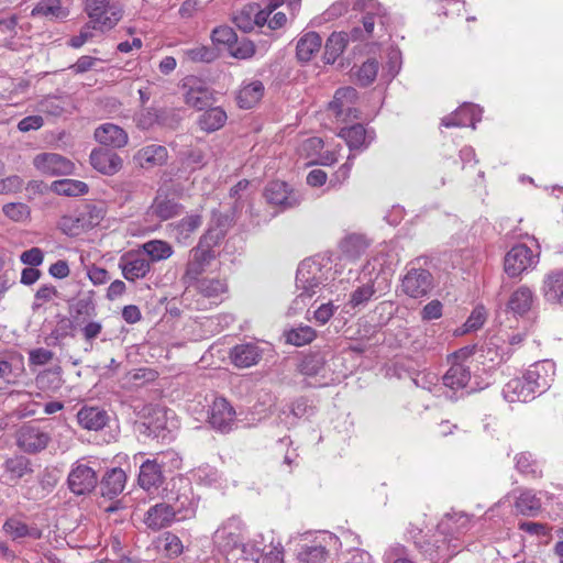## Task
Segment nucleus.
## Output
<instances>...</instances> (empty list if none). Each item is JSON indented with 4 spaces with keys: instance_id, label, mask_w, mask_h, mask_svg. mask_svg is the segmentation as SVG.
Wrapping results in <instances>:
<instances>
[{
    "instance_id": "obj_40",
    "label": "nucleus",
    "mask_w": 563,
    "mask_h": 563,
    "mask_svg": "<svg viewBox=\"0 0 563 563\" xmlns=\"http://www.w3.org/2000/svg\"><path fill=\"white\" fill-rule=\"evenodd\" d=\"M142 251L150 257V263L167 260L174 253L172 245L163 240H151L144 243Z\"/></svg>"
},
{
    "instance_id": "obj_24",
    "label": "nucleus",
    "mask_w": 563,
    "mask_h": 563,
    "mask_svg": "<svg viewBox=\"0 0 563 563\" xmlns=\"http://www.w3.org/2000/svg\"><path fill=\"white\" fill-rule=\"evenodd\" d=\"M514 507L516 512L525 517H537L542 512L541 498L532 489L519 488Z\"/></svg>"
},
{
    "instance_id": "obj_10",
    "label": "nucleus",
    "mask_w": 563,
    "mask_h": 563,
    "mask_svg": "<svg viewBox=\"0 0 563 563\" xmlns=\"http://www.w3.org/2000/svg\"><path fill=\"white\" fill-rule=\"evenodd\" d=\"M181 212L183 206L159 189L146 210V217L150 220L167 221L179 216Z\"/></svg>"
},
{
    "instance_id": "obj_43",
    "label": "nucleus",
    "mask_w": 563,
    "mask_h": 563,
    "mask_svg": "<svg viewBox=\"0 0 563 563\" xmlns=\"http://www.w3.org/2000/svg\"><path fill=\"white\" fill-rule=\"evenodd\" d=\"M71 311L74 325H81L84 324V320L96 316V305L89 297L79 298L71 306Z\"/></svg>"
},
{
    "instance_id": "obj_47",
    "label": "nucleus",
    "mask_w": 563,
    "mask_h": 563,
    "mask_svg": "<svg viewBox=\"0 0 563 563\" xmlns=\"http://www.w3.org/2000/svg\"><path fill=\"white\" fill-rule=\"evenodd\" d=\"M377 73L378 62L376 59H367L353 74L356 77V81L361 86L366 87L375 80Z\"/></svg>"
},
{
    "instance_id": "obj_17",
    "label": "nucleus",
    "mask_w": 563,
    "mask_h": 563,
    "mask_svg": "<svg viewBox=\"0 0 563 563\" xmlns=\"http://www.w3.org/2000/svg\"><path fill=\"white\" fill-rule=\"evenodd\" d=\"M164 461L157 455L153 460L144 461L140 466L137 483L144 490L158 488L164 483Z\"/></svg>"
},
{
    "instance_id": "obj_50",
    "label": "nucleus",
    "mask_w": 563,
    "mask_h": 563,
    "mask_svg": "<svg viewBox=\"0 0 563 563\" xmlns=\"http://www.w3.org/2000/svg\"><path fill=\"white\" fill-rule=\"evenodd\" d=\"M376 290L374 288V285L372 283L364 284L360 287H357L350 297V300L347 305L351 308H357L360 306H364L367 303L371 298L375 295Z\"/></svg>"
},
{
    "instance_id": "obj_23",
    "label": "nucleus",
    "mask_w": 563,
    "mask_h": 563,
    "mask_svg": "<svg viewBox=\"0 0 563 563\" xmlns=\"http://www.w3.org/2000/svg\"><path fill=\"white\" fill-rule=\"evenodd\" d=\"M167 156V150L165 146L151 144L139 150L134 154L133 161L139 167L150 169L165 164Z\"/></svg>"
},
{
    "instance_id": "obj_26",
    "label": "nucleus",
    "mask_w": 563,
    "mask_h": 563,
    "mask_svg": "<svg viewBox=\"0 0 563 563\" xmlns=\"http://www.w3.org/2000/svg\"><path fill=\"white\" fill-rule=\"evenodd\" d=\"M296 559L297 563H327L329 551L325 544L316 539L299 544Z\"/></svg>"
},
{
    "instance_id": "obj_39",
    "label": "nucleus",
    "mask_w": 563,
    "mask_h": 563,
    "mask_svg": "<svg viewBox=\"0 0 563 563\" xmlns=\"http://www.w3.org/2000/svg\"><path fill=\"white\" fill-rule=\"evenodd\" d=\"M368 246L367 241L363 235L352 234L346 236L340 243L342 254L349 260H357L366 251Z\"/></svg>"
},
{
    "instance_id": "obj_25",
    "label": "nucleus",
    "mask_w": 563,
    "mask_h": 563,
    "mask_svg": "<svg viewBox=\"0 0 563 563\" xmlns=\"http://www.w3.org/2000/svg\"><path fill=\"white\" fill-rule=\"evenodd\" d=\"M541 291L547 302L563 306V269L548 273L544 276Z\"/></svg>"
},
{
    "instance_id": "obj_45",
    "label": "nucleus",
    "mask_w": 563,
    "mask_h": 563,
    "mask_svg": "<svg viewBox=\"0 0 563 563\" xmlns=\"http://www.w3.org/2000/svg\"><path fill=\"white\" fill-rule=\"evenodd\" d=\"M198 291L203 297L217 299L227 291V284L217 278H205L198 282Z\"/></svg>"
},
{
    "instance_id": "obj_46",
    "label": "nucleus",
    "mask_w": 563,
    "mask_h": 563,
    "mask_svg": "<svg viewBox=\"0 0 563 563\" xmlns=\"http://www.w3.org/2000/svg\"><path fill=\"white\" fill-rule=\"evenodd\" d=\"M75 328L79 327L82 339L85 340L86 344L88 345L85 347L86 352H89L92 350L93 342L96 339L99 338L103 330V325L100 321L95 320H84V324L81 325H74Z\"/></svg>"
},
{
    "instance_id": "obj_19",
    "label": "nucleus",
    "mask_w": 563,
    "mask_h": 563,
    "mask_svg": "<svg viewBox=\"0 0 563 563\" xmlns=\"http://www.w3.org/2000/svg\"><path fill=\"white\" fill-rule=\"evenodd\" d=\"M95 140L110 148H122L129 143V135L124 129L113 123L99 125L93 133Z\"/></svg>"
},
{
    "instance_id": "obj_5",
    "label": "nucleus",
    "mask_w": 563,
    "mask_h": 563,
    "mask_svg": "<svg viewBox=\"0 0 563 563\" xmlns=\"http://www.w3.org/2000/svg\"><path fill=\"white\" fill-rule=\"evenodd\" d=\"M356 99L357 91L355 88H340L335 91L333 100L329 103V110L341 122L357 119L358 110L354 107Z\"/></svg>"
},
{
    "instance_id": "obj_49",
    "label": "nucleus",
    "mask_w": 563,
    "mask_h": 563,
    "mask_svg": "<svg viewBox=\"0 0 563 563\" xmlns=\"http://www.w3.org/2000/svg\"><path fill=\"white\" fill-rule=\"evenodd\" d=\"M59 229L69 236L79 235L81 232L88 230L85 223V218L79 213L78 216H64L59 221Z\"/></svg>"
},
{
    "instance_id": "obj_14",
    "label": "nucleus",
    "mask_w": 563,
    "mask_h": 563,
    "mask_svg": "<svg viewBox=\"0 0 563 563\" xmlns=\"http://www.w3.org/2000/svg\"><path fill=\"white\" fill-rule=\"evenodd\" d=\"M265 197L271 205L279 206L283 209L292 208L300 203L299 195L280 180L271 181L266 186Z\"/></svg>"
},
{
    "instance_id": "obj_41",
    "label": "nucleus",
    "mask_w": 563,
    "mask_h": 563,
    "mask_svg": "<svg viewBox=\"0 0 563 563\" xmlns=\"http://www.w3.org/2000/svg\"><path fill=\"white\" fill-rule=\"evenodd\" d=\"M52 190L60 196L77 197L88 192V185L76 179H60L52 184Z\"/></svg>"
},
{
    "instance_id": "obj_54",
    "label": "nucleus",
    "mask_w": 563,
    "mask_h": 563,
    "mask_svg": "<svg viewBox=\"0 0 563 563\" xmlns=\"http://www.w3.org/2000/svg\"><path fill=\"white\" fill-rule=\"evenodd\" d=\"M236 33L230 26H218L212 31L211 38L213 43L228 45L230 48L236 42Z\"/></svg>"
},
{
    "instance_id": "obj_15",
    "label": "nucleus",
    "mask_w": 563,
    "mask_h": 563,
    "mask_svg": "<svg viewBox=\"0 0 563 563\" xmlns=\"http://www.w3.org/2000/svg\"><path fill=\"white\" fill-rule=\"evenodd\" d=\"M235 410L224 398H216L212 402L209 423L216 430L229 432L234 423Z\"/></svg>"
},
{
    "instance_id": "obj_59",
    "label": "nucleus",
    "mask_w": 563,
    "mask_h": 563,
    "mask_svg": "<svg viewBox=\"0 0 563 563\" xmlns=\"http://www.w3.org/2000/svg\"><path fill=\"white\" fill-rule=\"evenodd\" d=\"M223 238V230L209 227L206 233L200 236L198 243L208 247V250H213V247L217 246Z\"/></svg>"
},
{
    "instance_id": "obj_9",
    "label": "nucleus",
    "mask_w": 563,
    "mask_h": 563,
    "mask_svg": "<svg viewBox=\"0 0 563 563\" xmlns=\"http://www.w3.org/2000/svg\"><path fill=\"white\" fill-rule=\"evenodd\" d=\"M67 483L70 492L75 495H86L96 488L98 476L92 467L76 463L68 474Z\"/></svg>"
},
{
    "instance_id": "obj_1",
    "label": "nucleus",
    "mask_w": 563,
    "mask_h": 563,
    "mask_svg": "<svg viewBox=\"0 0 563 563\" xmlns=\"http://www.w3.org/2000/svg\"><path fill=\"white\" fill-rule=\"evenodd\" d=\"M321 269L312 261L300 263L296 274V287L300 291L292 301L294 309H302L310 299L320 289Z\"/></svg>"
},
{
    "instance_id": "obj_2",
    "label": "nucleus",
    "mask_w": 563,
    "mask_h": 563,
    "mask_svg": "<svg viewBox=\"0 0 563 563\" xmlns=\"http://www.w3.org/2000/svg\"><path fill=\"white\" fill-rule=\"evenodd\" d=\"M274 9L272 5L261 9L257 3H247L236 11L232 21L240 31L249 33L255 27H263Z\"/></svg>"
},
{
    "instance_id": "obj_27",
    "label": "nucleus",
    "mask_w": 563,
    "mask_h": 563,
    "mask_svg": "<svg viewBox=\"0 0 563 563\" xmlns=\"http://www.w3.org/2000/svg\"><path fill=\"white\" fill-rule=\"evenodd\" d=\"M126 483V475L122 468L114 467L108 471L100 482L101 495L109 499L120 495Z\"/></svg>"
},
{
    "instance_id": "obj_22",
    "label": "nucleus",
    "mask_w": 563,
    "mask_h": 563,
    "mask_svg": "<svg viewBox=\"0 0 563 563\" xmlns=\"http://www.w3.org/2000/svg\"><path fill=\"white\" fill-rule=\"evenodd\" d=\"M110 417L104 409L84 406L77 412L78 424L88 431H100L109 423Z\"/></svg>"
},
{
    "instance_id": "obj_34",
    "label": "nucleus",
    "mask_w": 563,
    "mask_h": 563,
    "mask_svg": "<svg viewBox=\"0 0 563 563\" xmlns=\"http://www.w3.org/2000/svg\"><path fill=\"white\" fill-rule=\"evenodd\" d=\"M471 379L470 367L463 362H453L451 367L443 376V384L451 389H461L466 387Z\"/></svg>"
},
{
    "instance_id": "obj_7",
    "label": "nucleus",
    "mask_w": 563,
    "mask_h": 563,
    "mask_svg": "<svg viewBox=\"0 0 563 563\" xmlns=\"http://www.w3.org/2000/svg\"><path fill=\"white\" fill-rule=\"evenodd\" d=\"M538 263V255L525 244L515 245L505 256V272L517 277Z\"/></svg>"
},
{
    "instance_id": "obj_21",
    "label": "nucleus",
    "mask_w": 563,
    "mask_h": 563,
    "mask_svg": "<svg viewBox=\"0 0 563 563\" xmlns=\"http://www.w3.org/2000/svg\"><path fill=\"white\" fill-rule=\"evenodd\" d=\"M176 514L177 511L172 505L158 503L146 511L144 522L151 530L158 531L169 527L174 522Z\"/></svg>"
},
{
    "instance_id": "obj_56",
    "label": "nucleus",
    "mask_w": 563,
    "mask_h": 563,
    "mask_svg": "<svg viewBox=\"0 0 563 563\" xmlns=\"http://www.w3.org/2000/svg\"><path fill=\"white\" fill-rule=\"evenodd\" d=\"M3 213L13 221H23L30 214L29 207L22 202L7 203L2 208Z\"/></svg>"
},
{
    "instance_id": "obj_61",
    "label": "nucleus",
    "mask_w": 563,
    "mask_h": 563,
    "mask_svg": "<svg viewBox=\"0 0 563 563\" xmlns=\"http://www.w3.org/2000/svg\"><path fill=\"white\" fill-rule=\"evenodd\" d=\"M323 365L319 358L314 356L306 357L299 365V372L305 376H316L320 373Z\"/></svg>"
},
{
    "instance_id": "obj_35",
    "label": "nucleus",
    "mask_w": 563,
    "mask_h": 563,
    "mask_svg": "<svg viewBox=\"0 0 563 563\" xmlns=\"http://www.w3.org/2000/svg\"><path fill=\"white\" fill-rule=\"evenodd\" d=\"M264 85L260 80L251 81L239 90L236 102L242 109H251L260 102L264 95Z\"/></svg>"
},
{
    "instance_id": "obj_62",
    "label": "nucleus",
    "mask_w": 563,
    "mask_h": 563,
    "mask_svg": "<svg viewBox=\"0 0 563 563\" xmlns=\"http://www.w3.org/2000/svg\"><path fill=\"white\" fill-rule=\"evenodd\" d=\"M20 261L25 265H30L31 267H36L43 263L44 253L38 247H32L27 251H24L21 254Z\"/></svg>"
},
{
    "instance_id": "obj_3",
    "label": "nucleus",
    "mask_w": 563,
    "mask_h": 563,
    "mask_svg": "<svg viewBox=\"0 0 563 563\" xmlns=\"http://www.w3.org/2000/svg\"><path fill=\"white\" fill-rule=\"evenodd\" d=\"M432 274L424 268L411 266L401 279L402 291L411 298L426 297L433 288Z\"/></svg>"
},
{
    "instance_id": "obj_28",
    "label": "nucleus",
    "mask_w": 563,
    "mask_h": 563,
    "mask_svg": "<svg viewBox=\"0 0 563 563\" xmlns=\"http://www.w3.org/2000/svg\"><path fill=\"white\" fill-rule=\"evenodd\" d=\"M230 357L236 367L244 368L257 364L262 358V353L256 344L244 343L235 345L230 353Z\"/></svg>"
},
{
    "instance_id": "obj_44",
    "label": "nucleus",
    "mask_w": 563,
    "mask_h": 563,
    "mask_svg": "<svg viewBox=\"0 0 563 563\" xmlns=\"http://www.w3.org/2000/svg\"><path fill=\"white\" fill-rule=\"evenodd\" d=\"M339 136L345 140L351 150H355L365 145L366 130L362 124L356 123L347 128H342Z\"/></svg>"
},
{
    "instance_id": "obj_31",
    "label": "nucleus",
    "mask_w": 563,
    "mask_h": 563,
    "mask_svg": "<svg viewBox=\"0 0 563 563\" xmlns=\"http://www.w3.org/2000/svg\"><path fill=\"white\" fill-rule=\"evenodd\" d=\"M69 11L64 8L59 0H41L31 11L33 18H45L49 21L64 20Z\"/></svg>"
},
{
    "instance_id": "obj_57",
    "label": "nucleus",
    "mask_w": 563,
    "mask_h": 563,
    "mask_svg": "<svg viewBox=\"0 0 563 563\" xmlns=\"http://www.w3.org/2000/svg\"><path fill=\"white\" fill-rule=\"evenodd\" d=\"M187 56L192 62L210 63L216 59L217 53L213 48L198 46L187 51Z\"/></svg>"
},
{
    "instance_id": "obj_32",
    "label": "nucleus",
    "mask_w": 563,
    "mask_h": 563,
    "mask_svg": "<svg viewBox=\"0 0 563 563\" xmlns=\"http://www.w3.org/2000/svg\"><path fill=\"white\" fill-rule=\"evenodd\" d=\"M533 299V291L528 286L522 285L511 294L507 309L515 314L523 316L531 309Z\"/></svg>"
},
{
    "instance_id": "obj_48",
    "label": "nucleus",
    "mask_w": 563,
    "mask_h": 563,
    "mask_svg": "<svg viewBox=\"0 0 563 563\" xmlns=\"http://www.w3.org/2000/svg\"><path fill=\"white\" fill-rule=\"evenodd\" d=\"M354 10L362 11L365 15L378 18L382 26L386 23V10L376 0H356Z\"/></svg>"
},
{
    "instance_id": "obj_29",
    "label": "nucleus",
    "mask_w": 563,
    "mask_h": 563,
    "mask_svg": "<svg viewBox=\"0 0 563 563\" xmlns=\"http://www.w3.org/2000/svg\"><path fill=\"white\" fill-rule=\"evenodd\" d=\"M503 396L509 402L528 401L533 399L536 394L531 387L528 386L526 376L515 377L510 379L503 388Z\"/></svg>"
},
{
    "instance_id": "obj_42",
    "label": "nucleus",
    "mask_w": 563,
    "mask_h": 563,
    "mask_svg": "<svg viewBox=\"0 0 563 563\" xmlns=\"http://www.w3.org/2000/svg\"><path fill=\"white\" fill-rule=\"evenodd\" d=\"M516 468L519 473L532 479L542 477L541 465L537 460L532 459L530 453L522 452L516 456Z\"/></svg>"
},
{
    "instance_id": "obj_38",
    "label": "nucleus",
    "mask_w": 563,
    "mask_h": 563,
    "mask_svg": "<svg viewBox=\"0 0 563 563\" xmlns=\"http://www.w3.org/2000/svg\"><path fill=\"white\" fill-rule=\"evenodd\" d=\"M349 41V35L343 32H333L327 40L324 45V60L333 64L335 59L343 53Z\"/></svg>"
},
{
    "instance_id": "obj_8",
    "label": "nucleus",
    "mask_w": 563,
    "mask_h": 563,
    "mask_svg": "<svg viewBox=\"0 0 563 563\" xmlns=\"http://www.w3.org/2000/svg\"><path fill=\"white\" fill-rule=\"evenodd\" d=\"M554 374L555 364L550 360H543L530 365L523 375L534 394L541 395L551 386Z\"/></svg>"
},
{
    "instance_id": "obj_51",
    "label": "nucleus",
    "mask_w": 563,
    "mask_h": 563,
    "mask_svg": "<svg viewBox=\"0 0 563 563\" xmlns=\"http://www.w3.org/2000/svg\"><path fill=\"white\" fill-rule=\"evenodd\" d=\"M314 338L316 331L311 327L305 325L290 330L287 334V342L296 346H302L310 343Z\"/></svg>"
},
{
    "instance_id": "obj_52",
    "label": "nucleus",
    "mask_w": 563,
    "mask_h": 563,
    "mask_svg": "<svg viewBox=\"0 0 563 563\" xmlns=\"http://www.w3.org/2000/svg\"><path fill=\"white\" fill-rule=\"evenodd\" d=\"M255 45L252 41L247 38L239 40L238 37L236 42L229 48L231 56L238 59L251 58L255 54Z\"/></svg>"
},
{
    "instance_id": "obj_64",
    "label": "nucleus",
    "mask_w": 563,
    "mask_h": 563,
    "mask_svg": "<svg viewBox=\"0 0 563 563\" xmlns=\"http://www.w3.org/2000/svg\"><path fill=\"white\" fill-rule=\"evenodd\" d=\"M323 148V141L320 137H309L301 144V153L308 158H312Z\"/></svg>"
},
{
    "instance_id": "obj_36",
    "label": "nucleus",
    "mask_w": 563,
    "mask_h": 563,
    "mask_svg": "<svg viewBox=\"0 0 563 563\" xmlns=\"http://www.w3.org/2000/svg\"><path fill=\"white\" fill-rule=\"evenodd\" d=\"M198 119L199 128L205 132H214L221 129L227 119V112L221 107H209Z\"/></svg>"
},
{
    "instance_id": "obj_58",
    "label": "nucleus",
    "mask_w": 563,
    "mask_h": 563,
    "mask_svg": "<svg viewBox=\"0 0 563 563\" xmlns=\"http://www.w3.org/2000/svg\"><path fill=\"white\" fill-rule=\"evenodd\" d=\"M80 214L85 218L87 229L98 225L103 219L102 208H98L97 206L92 205L86 206L85 209L80 211Z\"/></svg>"
},
{
    "instance_id": "obj_53",
    "label": "nucleus",
    "mask_w": 563,
    "mask_h": 563,
    "mask_svg": "<svg viewBox=\"0 0 563 563\" xmlns=\"http://www.w3.org/2000/svg\"><path fill=\"white\" fill-rule=\"evenodd\" d=\"M158 120V111L155 108H143L134 115V122L141 130L151 129Z\"/></svg>"
},
{
    "instance_id": "obj_60",
    "label": "nucleus",
    "mask_w": 563,
    "mask_h": 563,
    "mask_svg": "<svg viewBox=\"0 0 563 563\" xmlns=\"http://www.w3.org/2000/svg\"><path fill=\"white\" fill-rule=\"evenodd\" d=\"M191 258L196 260V262H200L203 265L208 266L212 260H214L216 254L213 250H208V247L202 246L201 244H197L195 247L190 250Z\"/></svg>"
},
{
    "instance_id": "obj_33",
    "label": "nucleus",
    "mask_w": 563,
    "mask_h": 563,
    "mask_svg": "<svg viewBox=\"0 0 563 563\" xmlns=\"http://www.w3.org/2000/svg\"><path fill=\"white\" fill-rule=\"evenodd\" d=\"M478 109L474 104H464L455 112L442 119V125L445 128L472 125L475 129V120Z\"/></svg>"
},
{
    "instance_id": "obj_16",
    "label": "nucleus",
    "mask_w": 563,
    "mask_h": 563,
    "mask_svg": "<svg viewBox=\"0 0 563 563\" xmlns=\"http://www.w3.org/2000/svg\"><path fill=\"white\" fill-rule=\"evenodd\" d=\"M202 216L199 213L189 214L167 225L169 236L177 243L187 245L192 234L201 227Z\"/></svg>"
},
{
    "instance_id": "obj_20",
    "label": "nucleus",
    "mask_w": 563,
    "mask_h": 563,
    "mask_svg": "<svg viewBox=\"0 0 563 563\" xmlns=\"http://www.w3.org/2000/svg\"><path fill=\"white\" fill-rule=\"evenodd\" d=\"M1 481L7 485H15L23 476L33 473L32 464L24 455L8 457L2 464Z\"/></svg>"
},
{
    "instance_id": "obj_12",
    "label": "nucleus",
    "mask_w": 563,
    "mask_h": 563,
    "mask_svg": "<svg viewBox=\"0 0 563 563\" xmlns=\"http://www.w3.org/2000/svg\"><path fill=\"white\" fill-rule=\"evenodd\" d=\"M119 268L129 282L144 278L151 269L150 261L140 252H128L119 260Z\"/></svg>"
},
{
    "instance_id": "obj_55",
    "label": "nucleus",
    "mask_w": 563,
    "mask_h": 563,
    "mask_svg": "<svg viewBox=\"0 0 563 563\" xmlns=\"http://www.w3.org/2000/svg\"><path fill=\"white\" fill-rule=\"evenodd\" d=\"M486 318V309L483 306L475 307L464 323V332L478 330L485 323Z\"/></svg>"
},
{
    "instance_id": "obj_18",
    "label": "nucleus",
    "mask_w": 563,
    "mask_h": 563,
    "mask_svg": "<svg viewBox=\"0 0 563 563\" xmlns=\"http://www.w3.org/2000/svg\"><path fill=\"white\" fill-rule=\"evenodd\" d=\"M87 14L90 19L89 23L95 30L106 32L112 30L119 23L123 16V10L119 3H112Z\"/></svg>"
},
{
    "instance_id": "obj_13",
    "label": "nucleus",
    "mask_w": 563,
    "mask_h": 563,
    "mask_svg": "<svg viewBox=\"0 0 563 563\" xmlns=\"http://www.w3.org/2000/svg\"><path fill=\"white\" fill-rule=\"evenodd\" d=\"M91 166L99 173L112 176L119 173L123 166V161L119 154L106 148H93L89 156Z\"/></svg>"
},
{
    "instance_id": "obj_11",
    "label": "nucleus",
    "mask_w": 563,
    "mask_h": 563,
    "mask_svg": "<svg viewBox=\"0 0 563 563\" xmlns=\"http://www.w3.org/2000/svg\"><path fill=\"white\" fill-rule=\"evenodd\" d=\"M33 164L42 174L48 176L71 175L75 169L71 161L57 153L37 154Z\"/></svg>"
},
{
    "instance_id": "obj_4",
    "label": "nucleus",
    "mask_w": 563,
    "mask_h": 563,
    "mask_svg": "<svg viewBox=\"0 0 563 563\" xmlns=\"http://www.w3.org/2000/svg\"><path fill=\"white\" fill-rule=\"evenodd\" d=\"M15 438L18 448L29 454L45 450L51 442L49 433L31 423L21 426Z\"/></svg>"
},
{
    "instance_id": "obj_37",
    "label": "nucleus",
    "mask_w": 563,
    "mask_h": 563,
    "mask_svg": "<svg viewBox=\"0 0 563 563\" xmlns=\"http://www.w3.org/2000/svg\"><path fill=\"white\" fill-rule=\"evenodd\" d=\"M3 531L11 537L12 540H18L25 537L33 539H41L42 531L35 527H29L23 521L16 518H9L3 525Z\"/></svg>"
},
{
    "instance_id": "obj_30",
    "label": "nucleus",
    "mask_w": 563,
    "mask_h": 563,
    "mask_svg": "<svg viewBox=\"0 0 563 563\" xmlns=\"http://www.w3.org/2000/svg\"><path fill=\"white\" fill-rule=\"evenodd\" d=\"M322 37L314 31L305 33L297 42L296 56L298 60L307 63L320 51Z\"/></svg>"
},
{
    "instance_id": "obj_63",
    "label": "nucleus",
    "mask_w": 563,
    "mask_h": 563,
    "mask_svg": "<svg viewBox=\"0 0 563 563\" xmlns=\"http://www.w3.org/2000/svg\"><path fill=\"white\" fill-rule=\"evenodd\" d=\"M23 180L20 176L12 175L7 178L0 179V194H13L21 190Z\"/></svg>"
},
{
    "instance_id": "obj_6",
    "label": "nucleus",
    "mask_w": 563,
    "mask_h": 563,
    "mask_svg": "<svg viewBox=\"0 0 563 563\" xmlns=\"http://www.w3.org/2000/svg\"><path fill=\"white\" fill-rule=\"evenodd\" d=\"M184 88L187 89L185 93L186 104L196 110L202 111L216 102L214 91L198 78H186Z\"/></svg>"
}]
</instances>
